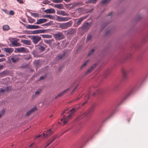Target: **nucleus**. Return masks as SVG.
<instances>
[{
	"instance_id": "nucleus-1",
	"label": "nucleus",
	"mask_w": 148,
	"mask_h": 148,
	"mask_svg": "<svg viewBox=\"0 0 148 148\" xmlns=\"http://www.w3.org/2000/svg\"><path fill=\"white\" fill-rule=\"evenodd\" d=\"M79 108L80 107L79 106L77 109L76 108H73L69 112L67 110H66L61 113V115H64L63 118L60 119L64 125L66 124L68 121L72 118L74 114V112Z\"/></svg>"
},
{
	"instance_id": "nucleus-2",
	"label": "nucleus",
	"mask_w": 148,
	"mask_h": 148,
	"mask_svg": "<svg viewBox=\"0 0 148 148\" xmlns=\"http://www.w3.org/2000/svg\"><path fill=\"white\" fill-rule=\"evenodd\" d=\"M72 21H70L66 23H60L59 24V27L61 28L62 29H67L72 25Z\"/></svg>"
},
{
	"instance_id": "nucleus-3",
	"label": "nucleus",
	"mask_w": 148,
	"mask_h": 148,
	"mask_svg": "<svg viewBox=\"0 0 148 148\" xmlns=\"http://www.w3.org/2000/svg\"><path fill=\"white\" fill-rule=\"evenodd\" d=\"M53 35L54 38L56 40H60L64 38V36L63 34L61 32H58Z\"/></svg>"
},
{
	"instance_id": "nucleus-4",
	"label": "nucleus",
	"mask_w": 148,
	"mask_h": 148,
	"mask_svg": "<svg viewBox=\"0 0 148 148\" xmlns=\"http://www.w3.org/2000/svg\"><path fill=\"white\" fill-rule=\"evenodd\" d=\"M94 110V108H90L88 111V112H82L80 115L78 117V118L79 119H80L82 118H83L85 116H86L87 114H88V113H90L91 112H92Z\"/></svg>"
},
{
	"instance_id": "nucleus-5",
	"label": "nucleus",
	"mask_w": 148,
	"mask_h": 148,
	"mask_svg": "<svg viewBox=\"0 0 148 148\" xmlns=\"http://www.w3.org/2000/svg\"><path fill=\"white\" fill-rule=\"evenodd\" d=\"M94 110V108H90L88 111V112H82L80 115L78 117V118L79 119H80L82 118H83L85 116H86L87 114H88V113H90L91 112H92Z\"/></svg>"
},
{
	"instance_id": "nucleus-6",
	"label": "nucleus",
	"mask_w": 148,
	"mask_h": 148,
	"mask_svg": "<svg viewBox=\"0 0 148 148\" xmlns=\"http://www.w3.org/2000/svg\"><path fill=\"white\" fill-rule=\"evenodd\" d=\"M41 39V37L38 35L34 36H32V40L34 44H36Z\"/></svg>"
},
{
	"instance_id": "nucleus-7",
	"label": "nucleus",
	"mask_w": 148,
	"mask_h": 148,
	"mask_svg": "<svg viewBox=\"0 0 148 148\" xmlns=\"http://www.w3.org/2000/svg\"><path fill=\"white\" fill-rule=\"evenodd\" d=\"M16 50L18 53L23 52L27 53L29 52V51L27 49L24 47L17 48Z\"/></svg>"
},
{
	"instance_id": "nucleus-8",
	"label": "nucleus",
	"mask_w": 148,
	"mask_h": 148,
	"mask_svg": "<svg viewBox=\"0 0 148 148\" xmlns=\"http://www.w3.org/2000/svg\"><path fill=\"white\" fill-rule=\"evenodd\" d=\"M68 17H62L59 16H57L56 17L57 21L60 22H64L68 21L69 20Z\"/></svg>"
},
{
	"instance_id": "nucleus-9",
	"label": "nucleus",
	"mask_w": 148,
	"mask_h": 148,
	"mask_svg": "<svg viewBox=\"0 0 148 148\" xmlns=\"http://www.w3.org/2000/svg\"><path fill=\"white\" fill-rule=\"evenodd\" d=\"M26 28L27 29H35L42 28V27L38 25H28Z\"/></svg>"
},
{
	"instance_id": "nucleus-10",
	"label": "nucleus",
	"mask_w": 148,
	"mask_h": 148,
	"mask_svg": "<svg viewBox=\"0 0 148 148\" xmlns=\"http://www.w3.org/2000/svg\"><path fill=\"white\" fill-rule=\"evenodd\" d=\"M129 73L128 69H123L122 71V73L123 78L124 79H127L128 78L127 74Z\"/></svg>"
},
{
	"instance_id": "nucleus-11",
	"label": "nucleus",
	"mask_w": 148,
	"mask_h": 148,
	"mask_svg": "<svg viewBox=\"0 0 148 148\" xmlns=\"http://www.w3.org/2000/svg\"><path fill=\"white\" fill-rule=\"evenodd\" d=\"M66 54V52L64 51H62L60 53L58 54L56 57V60H59L63 58Z\"/></svg>"
},
{
	"instance_id": "nucleus-12",
	"label": "nucleus",
	"mask_w": 148,
	"mask_h": 148,
	"mask_svg": "<svg viewBox=\"0 0 148 148\" xmlns=\"http://www.w3.org/2000/svg\"><path fill=\"white\" fill-rule=\"evenodd\" d=\"M53 133L51 132V129H49L47 131L43 133V136L44 137H48L50 136Z\"/></svg>"
},
{
	"instance_id": "nucleus-13",
	"label": "nucleus",
	"mask_w": 148,
	"mask_h": 148,
	"mask_svg": "<svg viewBox=\"0 0 148 148\" xmlns=\"http://www.w3.org/2000/svg\"><path fill=\"white\" fill-rule=\"evenodd\" d=\"M19 39H16L15 40L12 41L11 42V44L12 45L13 47H17L20 46L21 45L19 43L17 42Z\"/></svg>"
},
{
	"instance_id": "nucleus-14",
	"label": "nucleus",
	"mask_w": 148,
	"mask_h": 148,
	"mask_svg": "<svg viewBox=\"0 0 148 148\" xmlns=\"http://www.w3.org/2000/svg\"><path fill=\"white\" fill-rule=\"evenodd\" d=\"M47 21V19L45 18L38 19L37 20L36 22L35 23V24H40L43 23H45Z\"/></svg>"
},
{
	"instance_id": "nucleus-15",
	"label": "nucleus",
	"mask_w": 148,
	"mask_h": 148,
	"mask_svg": "<svg viewBox=\"0 0 148 148\" xmlns=\"http://www.w3.org/2000/svg\"><path fill=\"white\" fill-rule=\"evenodd\" d=\"M11 87L10 86L7 87L6 88H3L0 89V93L1 94L3 93L7 92L10 90Z\"/></svg>"
},
{
	"instance_id": "nucleus-16",
	"label": "nucleus",
	"mask_w": 148,
	"mask_h": 148,
	"mask_svg": "<svg viewBox=\"0 0 148 148\" xmlns=\"http://www.w3.org/2000/svg\"><path fill=\"white\" fill-rule=\"evenodd\" d=\"M46 31L45 29H38L33 31L32 33L34 34H37L40 33H45Z\"/></svg>"
},
{
	"instance_id": "nucleus-17",
	"label": "nucleus",
	"mask_w": 148,
	"mask_h": 148,
	"mask_svg": "<svg viewBox=\"0 0 148 148\" xmlns=\"http://www.w3.org/2000/svg\"><path fill=\"white\" fill-rule=\"evenodd\" d=\"M70 89V88H68L66 90H64L62 92L60 93V94H58L57 96H56L55 98V99H57L58 98L62 96H63L65 93H66L67 91L69 90V89Z\"/></svg>"
},
{
	"instance_id": "nucleus-18",
	"label": "nucleus",
	"mask_w": 148,
	"mask_h": 148,
	"mask_svg": "<svg viewBox=\"0 0 148 148\" xmlns=\"http://www.w3.org/2000/svg\"><path fill=\"white\" fill-rule=\"evenodd\" d=\"M11 60L13 62H15L18 61L19 58L18 56L14 55L13 56H11Z\"/></svg>"
},
{
	"instance_id": "nucleus-19",
	"label": "nucleus",
	"mask_w": 148,
	"mask_h": 148,
	"mask_svg": "<svg viewBox=\"0 0 148 148\" xmlns=\"http://www.w3.org/2000/svg\"><path fill=\"white\" fill-rule=\"evenodd\" d=\"M36 110L37 108L36 107H34L32 109H31L29 111L27 112L26 114V116H28L30 115L31 113L36 111Z\"/></svg>"
},
{
	"instance_id": "nucleus-20",
	"label": "nucleus",
	"mask_w": 148,
	"mask_h": 148,
	"mask_svg": "<svg viewBox=\"0 0 148 148\" xmlns=\"http://www.w3.org/2000/svg\"><path fill=\"white\" fill-rule=\"evenodd\" d=\"M45 12L46 14L54 13L55 12V11L53 8H50L45 10Z\"/></svg>"
},
{
	"instance_id": "nucleus-21",
	"label": "nucleus",
	"mask_w": 148,
	"mask_h": 148,
	"mask_svg": "<svg viewBox=\"0 0 148 148\" xmlns=\"http://www.w3.org/2000/svg\"><path fill=\"white\" fill-rule=\"evenodd\" d=\"M96 64H95L93 65L85 73L86 75H87L90 73L91 71L95 68L96 66L97 65Z\"/></svg>"
},
{
	"instance_id": "nucleus-22",
	"label": "nucleus",
	"mask_w": 148,
	"mask_h": 148,
	"mask_svg": "<svg viewBox=\"0 0 148 148\" xmlns=\"http://www.w3.org/2000/svg\"><path fill=\"white\" fill-rule=\"evenodd\" d=\"M4 51L10 54L13 51V49L11 48H5Z\"/></svg>"
},
{
	"instance_id": "nucleus-23",
	"label": "nucleus",
	"mask_w": 148,
	"mask_h": 148,
	"mask_svg": "<svg viewBox=\"0 0 148 148\" xmlns=\"http://www.w3.org/2000/svg\"><path fill=\"white\" fill-rule=\"evenodd\" d=\"M21 42L26 45H30V41L29 40H21Z\"/></svg>"
},
{
	"instance_id": "nucleus-24",
	"label": "nucleus",
	"mask_w": 148,
	"mask_h": 148,
	"mask_svg": "<svg viewBox=\"0 0 148 148\" xmlns=\"http://www.w3.org/2000/svg\"><path fill=\"white\" fill-rule=\"evenodd\" d=\"M85 18H86L85 17H81L78 19V21L77 22L76 24L77 25H80L82 21Z\"/></svg>"
},
{
	"instance_id": "nucleus-25",
	"label": "nucleus",
	"mask_w": 148,
	"mask_h": 148,
	"mask_svg": "<svg viewBox=\"0 0 148 148\" xmlns=\"http://www.w3.org/2000/svg\"><path fill=\"white\" fill-rule=\"evenodd\" d=\"M54 7L59 9H63L64 8L63 5L62 4H55Z\"/></svg>"
},
{
	"instance_id": "nucleus-26",
	"label": "nucleus",
	"mask_w": 148,
	"mask_h": 148,
	"mask_svg": "<svg viewBox=\"0 0 148 148\" xmlns=\"http://www.w3.org/2000/svg\"><path fill=\"white\" fill-rule=\"evenodd\" d=\"M41 35L43 38H51L52 37L51 35L48 34H42Z\"/></svg>"
},
{
	"instance_id": "nucleus-27",
	"label": "nucleus",
	"mask_w": 148,
	"mask_h": 148,
	"mask_svg": "<svg viewBox=\"0 0 148 148\" xmlns=\"http://www.w3.org/2000/svg\"><path fill=\"white\" fill-rule=\"evenodd\" d=\"M58 14L63 16H65L66 15L68 16V14L67 13H66V12L64 11H60Z\"/></svg>"
},
{
	"instance_id": "nucleus-28",
	"label": "nucleus",
	"mask_w": 148,
	"mask_h": 148,
	"mask_svg": "<svg viewBox=\"0 0 148 148\" xmlns=\"http://www.w3.org/2000/svg\"><path fill=\"white\" fill-rule=\"evenodd\" d=\"M53 39L49 40L44 39V41L45 43L49 44L51 43L53 41Z\"/></svg>"
},
{
	"instance_id": "nucleus-29",
	"label": "nucleus",
	"mask_w": 148,
	"mask_h": 148,
	"mask_svg": "<svg viewBox=\"0 0 148 148\" xmlns=\"http://www.w3.org/2000/svg\"><path fill=\"white\" fill-rule=\"evenodd\" d=\"M42 90L40 89H39L37 90L35 93V95L36 96H37L40 94L42 92Z\"/></svg>"
},
{
	"instance_id": "nucleus-30",
	"label": "nucleus",
	"mask_w": 148,
	"mask_h": 148,
	"mask_svg": "<svg viewBox=\"0 0 148 148\" xmlns=\"http://www.w3.org/2000/svg\"><path fill=\"white\" fill-rule=\"evenodd\" d=\"M3 29L4 31H7L10 29V27L8 25H5L3 26Z\"/></svg>"
},
{
	"instance_id": "nucleus-31",
	"label": "nucleus",
	"mask_w": 148,
	"mask_h": 148,
	"mask_svg": "<svg viewBox=\"0 0 148 148\" xmlns=\"http://www.w3.org/2000/svg\"><path fill=\"white\" fill-rule=\"evenodd\" d=\"M38 47L39 49L41 51H43L45 49L44 47L42 46V45L39 44L38 45Z\"/></svg>"
},
{
	"instance_id": "nucleus-32",
	"label": "nucleus",
	"mask_w": 148,
	"mask_h": 148,
	"mask_svg": "<svg viewBox=\"0 0 148 148\" xmlns=\"http://www.w3.org/2000/svg\"><path fill=\"white\" fill-rule=\"evenodd\" d=\"M28 21H29V22L30 23H34L35 20L34 19L30 17H28Z\"/></svg>"
},
{
	"instance_id": "nucleus-33",
	"label": "nucleus",
	"mask_w": 148,
	"mask_h": 148,
	"mask_svg": "<svg viewBox=\"0 0 148 148\" xmlns=\"http://www.w3.org/2000/svg\"><path fill=\"white\" fill-rule=\"evenodd\" d=\"M68 34H72L74 33V31L73 29H70L67 30Z\"/></svg>"
},
{
	"instance_id": "nucleus-34",
	"label": "nucleus",
	"mask_w": 148,
	"mask_h": 148,
	"mask_svg": "<svg viewBox=\"0 0 148 148\" xmlns=\"http://www.w3.org/2000/svg\"><path fill=\"white\" fill-rule=\"evenodd\" d=\"M89 61V60H87L85 61L84 62V63L80 67V69H82L88 63Z\"/></svg>"
},
{
	"instance_id": "nucleus-35",
	"label": "nucleus",
	"mask_w": 148,
	"mask_h": 148,
	"mask_svg": "<svg viewBox=\"0 0 148 148\" xmlns=\"http://www.w3.org/2000/svg\"><path fill=\"white\" fill-rule=\"evenodd\" d=\"M61 47H60L59 48L60 49H62L66 47V46L65 44L64 41H62V43L61 44Z\"/></svg>"
},
{
	"instance_id": "nucleus-36",
	"label": "nucleus",
	"mask_w": 148,
	"mask_h": 148,
	"mask_svg": "<svg viewBox=\"0 0 148 148\" xmlns=\"http://www.w3.org/2000/svg\"><path fill=\"white\" fill-rule=\"evenodd\" d=\"M44 18H49L51 19H53V16L50 15H45L43 16Z\"/></svg>"
},
{
	"instance_id": "nucleus-37",
	"label": "nucleus",
	"mask_w": 148,
	"mask_h": 148,
	"mask_svg": "<svg viewBox=\"0 0 148 148\" xmlns=\"http://www.w3.org/2000/svg\"><path fill=\"white\" fill-rule=\"evenodd\" d=\"M5 110L4 109H3L0 112V118L3 116L5 113Z\"/></svg>"
},
{
	"instance_id": "nucleus-38",
	"label": "nucleus",
	"mask_w": 148,
	"mask_h": 148,
	"mask_svg": "<svg viewBox=\"0 0 148 148\" xmlns=\"http://www.w3.org/2000/svg\"><path fill=\"white\" fill-rule=\"evenodd\" d=\"M92 92L90 90L89 92V94L88 95H87L85 97V99L86 100H87L90 97V95L91 94Z\"/></svg>"
},
{
	"instance_id": "nucleus-39",
	"label": "nucleus",
	"mask_w": 148,
	"mask_h": 148,
	"mask_svg": "<svg viewBox=\"0 0 148 148\" xmlns=\"http://www.w3.org/2000/svg\"><path fill=\"white\" fill-rule=\"evenodd\" d=\"M110 0H103L101 2V4H105L108 3Z\"/></svg>"
},
{
	"instance_id": "nucleus-40",
	"label": "nucleus",
	"mask_w": 148,
	"mask_h": 148,
	"mask_svg": "<svg viewBox=\"0 0 148 148\" xmlns=\"http://www.w3.org/2000/svg\"><path fill=\"white\" fill-rule=\"evenodd\" d=\"M87 136V135L86 134L83 135L81 138L80 140H84L86 138Z\"/></svg>"
},
{
	"instance_id": "nucleus-41",
	"label": "nucleus",
	"mask_w": 148,
	"mask_h": 148,
	"mask_svg": "<svg viewBox=\"0 0 148 148\" xmlns=\"http://www.w3.org/2000/svg\"><path fill=\"white\" fill-rule=\"evenodd\" d=\"M53 2L57 3H61L62 2L63 0H51Z\"/></svg>"
},
{
	"instance_id": "nucleus-42",
	"label": "nucleus",
	"mask_w": 148,
	"mask_h": 148,
	"mask_svg": "<svg viewBox=\"0 0 148 148\" xmlns=\"http://www.w3.org/2000/svg\"><path fill=\"white\" fill-rule=\"evenodd\" d=\"M88 23H87L84 24L82 28H83V29H86L88 27Z\"/></svg>"
},
{
	"instance_id": "nucleus-43",
	"label": "nucleus",
	"mask_w": 148,
	"mask_h": 148,
	"mask_svg": "<svg viewBox=\"0 0 148 148\" xmlns=\"http://www.w3.org/2000/svg\"><path fill=\"white\" fill-rule=\"evenodd\" d=\"M95 50L94 49H92L88 53V56H90L94 52Z\"/></svg>"
},
{
	"instance_id": "nucleus-44",
	"label": "nucleus",
	"mask_w": 148,
	"mask_h": 148,
	"mask_svg": "<svg viewBox=\"0 0 148 148\" xmlns=\"http://www.w3.org/2000/svg\"><path fill=\"white\" fill-rule=\"evenodd\" d=\"M91 37H92L91 35L89 34V35H88L87 37V38L86 39V41H89L90 40V39L91 38Z\"/></svg>"
},
{
	"instance_id": "nucleus-45",
	"label": "nucleus",
	"mask_w": 148,
	"mask_h": 148,
	"mask_svg": "<svg viewBox=\"0 0 148 148\" xmlns=\"http://www.w3.org/2000/svg\"><path fill=\"white\" fill-rule=\"evenodd\" d=\"M57 137V136L55 135L53 136L52 138L49 140L50 141H52V143L54 140Z\"/></svg>"
},
{
	"instance_id": "nucleus-46",
	"label": "nucleus",
	"mask_w": 148,
	"mask_h": 148,
	"mask_svg": "<svg viewBox=\"0 0 148 148\" xmlns=\"http://www.w3.org/2000/svg\"><path fill=\"white\" fill-rule=\"evenodd\" d=\"M52 143V141H50L49 140L47 142V144L46 145H45L44 148H46L49 145H50V144Z\"/></svg>"
},
{
	"instance_id": "nucleus-47",
	"label": "nucleus",
	"mask_w": 148,
	"mask_h": 148,
	"mask_svg": "<svg viewBox=\"0 0 148 148\" xmlns=\"http://www.w3.org/2000/svg\"><path fill=\"white\" fill-rule=\"evenodd\" d=\"M52 143V141H50L49 140L47 142V144L46 145H45L44 148H46L49 145H50V144Z\"/></svg>"
},
{
	"instance_id": "nucleus-48",
	"label": "nucleus",
	"mask_w": 148,
	"mask_h": 148,
	"mask_svg": "<svg viewBox=\"0 0 148 148\" xmlns=\"http://www.w3.org/2000/svg\"><path fill=\"white\" fill-rule=\"evenodd\" d=\"M130 92H129L128 93H127V95H126L125 97L123 98V101H124L127 98V97L130 95Z\"/></svg>"
},
{
	"instance_id": "nucleus-49",
	"label": "nucleus",
	"mask_w": 148,
	"mask_h": 148,
	"mask_svg": "<svg viewBox=\"0 0 148 148\" xmlns=\"http://www.w3.org/2000/svg\"><path fill=\"white\" fill-rule=\"evenodd\" d=\"M31 58V56L30 55H27L25 59L27 60H29Z\"/></svg>"
},
{
	"instance_id": "nucleus-50",
	"label": "nucleus",
	"mask_w": 148,
	"mask_h": 148,
	"mask_svg": "<svg viewBox=\"0 0 148 148\" xmlns=\"http://www.w3.org/2000/svg\"><path fill=\"white\" fill-rule=\"evenodd\" d=\"M6 60V59L5 58H3L0 59V62L5 61Z\"/></svg>"
},
{
	"instance_id": "nucleus-51",
	"label": "nucleus",
	"mask_w": 148,
	"mask_h": 148,
	"mask_svg": "<svg viewBox=\"0 0 148 148\" xmlns=\"http://www.w3.org/2000/svg\"><path fill=\"white\" fill-rule=\"evenodd\" d=\"M50 24V23H45V24L41 25V26H44L45 27L46 26H48Z\"/></svg>"
},
{
	"instance_id": "nucleus-52",
	"label": "nucleus",
	"mask_w": 148,
	"mask_h": 148,
	"mask_svg": "<svg viewBox=\"0 0 148 148\" xmlns=\"http://www.w3.org/2000/svg\"><path fill=\"white\" fill-rule=\"evenodd\" d=\"M9 14L10 15H13L14 14V12L12 10H11L9 12Z\"/></svg>"
},
{
	"instance_id": "nucleus-53",
	"label": "nucleus",
	"mask_w": 148,
	"mask_h": 148,
	"mask_svg": "<svg viewBox=\"0 0 148 148\" xmlns=\"http://www.w3.org/2000/svg\"><path fill=\"white\" fill-rule=\"evenodd\" d=\"M33 15L35 17H37L38 16V14L37 13H34L33 14Z\"/></svg>"
},
{
	"instance_id": "nucleus-54",
	"label": "nucleus",
	"mask_w": 148,
	"mask_h": 148,
	"mask_svg": "<svg viewBox=\"0 0 148 148\" xmlns=\"http://www.w3.org/2000/svg\"><path fill=\"white\" fill-rule=\"evenodd\" d=\"M78 5V4H77V3H74L73 4V5H72V6H71V7L72 8H73V7H76V6H77Z\"/></svg>"
},
{
	"instance_id": "nucleus-55",
	"label": "nucleus",
	"mask_w": 148,
	"mask_h": 148,
	"mask_svg": "<svg viewBox=\"0 0 148 148\" xmlns=\"http://www.w3.org/2000/svg\"><path fill=\"white\" fill-rule=\"evenodd\" d=\"M17 1L20 4L23 3V1L22 0H17Z\"/></svg>"
},
{
	"instance_id": "nucleus-56",
	"label": "nucleus",
	"mask_w": 148,
	"mask_h": 148,
	"mask_svg": "<svg viewBox=\"0 0 148 148\" xmlns=\"http://www.w3.org/2000/svg\"><path fill=\"white\" fill-rule=\"evenodd\" d=\"M92 3H95L97 1V0H91Z\"/></svg>"
},
{
	"instance_id": "nucleus-57",
	"label": "nucleus",
	"mask_w": 148,
	"mask_h": 148,
	"mask_svg": "<svg viewBox=\"0 0 148 148\" xmlns=\"http://www.w3.org/2000/svg\"><path fill=\"white\" fill-rule=\"evenodd\" d=\"M86 3H91L92 2H91V0H89L88 1H87L86 2Z\"/></svg>"
},
{
	"instance_id": "nucleus-58",
	"label": "nucleus",
	"mask_w": 148,
	"mask_h": 148,
	"mask_svg": "<svg viewBox=\"0 0 148 148\" xmlns=\"http://www.w3.org/2000/svg\"><path fill=\"white\" fill-rule=\"evenodd\" d=\"M3 65L0 64V70H1L3 68Z\"/></svg>"
},
{
	"instance_id": "nucleus-59",
	"label": "nucleus",
	"mask_w": 148,
	"mask_h": 148,
	"mask_svg": "<svg viewBox=\"0 0 148 148\" xmlns=\"http://www.w3.org/2000/svg\"><path fill=\"white\" fill-rule=\"evenodd\" d=\"M98 93V92H97L96 93L95 92H94L92 94V95L93 96H94L95 95L97 94V93Z\"/></svg>"
},
{
	"instance_id": "nucleus-60",
	"label": "nucleus",
	"mask_w": 148,
	"mask_h": 148,
	"mask_svg": "<svg viewBox=\"0 0 148 148\" xmlns=\"http://www.w3.org/2000/svg\"><path fill=\"white\" fill-rule=\"evenodd\" d=\"M87 102V101H85V102L84 103H82V106H85V105L86 103Z\"/></svg>"
},
{
	"instance_id": "nucleus-61",
	"label": "nucleus",
	"mask_w": 148,
	"mask_h": 148,
	"mask_svg": "<svg viewBox=\"0 0 148 148\" xmlns=\"http://www.w3.org/2000/svg\"><path fill=\"white\" fill-rule=\"evenodd\" d=\"M44 79V77L43 76H41L39 80H42Z\"/></svg>"
},
{
	"instance_id": "nucleus-62",
	"label": "nucleus",
	"mask_w": 148,
	"mask_h": 148,
	"mask_svg": "<svg viewBox=\"0 0 148 148\" xmlns=\"http://www.w3.org/2000/svg\"><path fill=\"white\" fill-rule=\"evenodd\" d=\"M77 86H76L75 88L73 89V90L72 91V92H71V93H72L73 92L75 91V90L76 89V88H77Z\"/></svg>"
},
{
	"instance_id": "nucleus-63",
	"label": "nucleus",
	"mask_w": 148,
	"mask_h": 148,
	"mask_svg": "<svg viewBox=\"0 0 148 148\" xmlns=\"http://www.w3.org/2000/svg\"><path fill=\"white\" fill-rule=\"evenodd\" d=\"M5 56V55L3 54H0V57H2Z\"/></svg>"
},
{
	"instance_id": "nucleus-64",
	"label": "nucleus",
	"mask_w": 148,
	"mask_h": 148,
	"mask_svg": "<svg viewBox=\"0 0 148 148\" xmlns=\"http://www.w3.org/2000/svg\"><path fill=\"white\" fill-rule=\"evenodd\" d=\"M112 15V12H111L108 15L109 16H111Z\"/></svg>"
}]
</instances>
